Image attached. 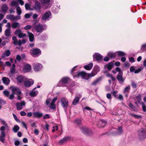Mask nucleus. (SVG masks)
<instances>
[{
    "instance_id": "58836bf2",
    "label": "nucleus",
    "mask_w": 146,
    "mask_h": 146,
    "mask_svg": "<svg viewBox=\"0 0 146 146\" xmlns=\"http://www.w3.org/2000/svg\"><path fill=\"white\" fill-rule=\"evenodd\" d=\"M17 13L18 15H20L22 13V11L20 7L19 6L16 7Z\"/></svg>"
},
{
    "instance_id": "4be33fe9",
    "label": "nucleus",
    "mask_w": 146,
    "mask_h": 146,
    "mask_svg": "<svg viewBox=\"0 0 146 146\" xmlns=\"http://www.w3.org/2000/svg\"><path fill=\"white\" fill-rule=\"evenodd\" d=\"M6 135L5 132H1V135L0 136V141L2 142H4L5 141V137Z\"/></svg>"
},
{
    "instance_id": "423d86ee",
    "label": "nucleus",
    "mask_w": 146,
    "mask_h": 146,
    "mask_svg": "<svg viewBox=\"0 0 146 146\" xmlns=\"http://www.w3.org/2000/svg\"><path fill=\"white\" fill-rule=\"evenodd\" d=\"M51 18V14L50 11L46 12L42 15L41 19L43 21H48Z\"/></svg>"
},
{
    "instance_id": "f3484780",
    "label": "nucleus",
    "mask_w": 146,
    "mask_h": 146,
    "mask_svg": "<svg viewBox=\"0 0 146 146\" xmlns=\"http://www.w3.org/2000/svg\"><path fill=\"white\" fill-rule=\"evenodd\" d=\"M34 83L33 81L31 80H26L24 82V85L25 87H29L32 85Z\"/></svg>"
},
{
    "instance_id": "0eeeda50",
    "label": "nucleus",
    "mask_w": 146,
    "mask_h": 146,
    "mask_svg": "<svg viewBox=\"0 0 146 146\" xmlns=\"http://www.w3.org/2000/svg\"><path fill=\"white\" fill-rule=\"evenodd\" d=\"M70 82V80L67 77H64L63 78L59 81L58 83V85L59 86H61L60 84H68Z\"/></svg>"
},
{
    "instance_id": "603ef678",
    "label": "nucleus",
    "mask_w": 146,
    "mask_h": 146,
    "mask_svg": "<svg viewBox=\"0 0 146 146\" xmlns=\"http://www.w3.org/2000/svg\"><path fill=\"white\" fill-rule=\"evenodd\" d=\"M136 100L139 102H140L141 100V96L139 95L136 97Z\"/></svg>"
},
{
    "instance_id": "bb28decb",
    "label": "nucleus",
    "mask_w": 146,
    "mask_h": 146,
    "mask_svg": "<svg viewBox=\"0 0 146 146\" xmlns=\"http://www.w3.org/2000/svg\"><path fill=\"white\" fill-rule=\"evenodd\" d=\"M36 88V87L34 89L30 92V94L31 96H35L38 94V91L34 90Z\"/></svg>"
},
{
    "instance_id": "338daca9",
    "label": "nucleus",
    "mask_w": 146,
    "mask_h": 146,
    "mask_svg": "<svg viewBox=\"0 0 146 146\" xmlns=\"http://www.w3.org/2000/svg\"><path fill=\"white\" fill-rule=\"evenodd\" d=\"M49 118L50 115L49 114H46L43 116V118L44 119Z\"/></svg>"
},
{
    "instance_id": "69168bd1",
    "label": "nucleus",
    "mask_w": 146,
    "mask_h": 146,
    "mask_svg": "<svg viewBox=\"0 0 146 146\" xmlns=\"http://www.w3.org/2000/svg\"><path fill=\"white\" fill-rule=\"evenodd\" d=\"M129 107L131 108L133 110H135V107L131 103H130L129 104Z\"/></svg>"
},
{
    "instance_id": "20e7f679",
    "label": "nucleus",
    "mask_w": 146,
    "mask_h": 146,
    "mask_svg": "<svg viewBox=\"0 0 146 146\" xmlns=\"http://www.w3.org/2000/svg\"><path fill=\"white\" fill-rule=\"evenodd\" d=\"M46 28V26L44 25L40 24L36 25L34 27V29L37 33H41Z\"/></svg>"
},
{
    "instance_id": "1a4fd4ad",
    "label": "nucleus",
    "mask_w": 146,
    "mask_h": 146,
    "mask_svg": "<svg viewBox=\"0 0 146 146\" xmlns=\"http://www.w3.org/2000/svg\"><path fill=\"white\" fill-rule=\"evenodd\" d=\"M10 89L12 91V93L14 94H16V95L19 93L20 94L21 92L19 88L15 86H11L10 87Z\"/></svg>"
},
{
    "instance_id": "2eb2a0df",
    "label": "nucleus",
    "mask_w": 146,
    "mask_h": 146,
    "mask_svg": "<svg viewBox=\"0 0 146 146\" xmlns=\"http://www.w3.org/2000/svg\"><path fill=\"white\" fill-rule=\"evenodd\" d=\"M93 58L94 59H95L96 60L98 61L101 60L103 58L102 56L98 53H95L93 54Z\"/></svg>"
},
{
    "instance_id": "8fccbe9b",
    "label": "nucleus",
    "mask_w": 146,
    "mask_h": 146,
    "mask_svg": "<svg viewBox=\"0 0 146 146\" xmlns=\"http://www.w3.org/2000/svg\"><path fill=\"white\" fill-rule=\"evenodd\" d=\"M3 93L5 96L6 97H8L9 96V92L8 91L5 90L3 91Z\"/></svg>"
},
{
    "instance_id": "f257e3e1",
    "label": "nucleus",
    "mask_w": 146,
    "mask_h": 146,
    "mask_svg": "<svg viewBox=\"0 0 146 146\" xmlns=\"http://www.w3.org/2000/svg\"><path fill=\"white\" fill-rule=\"evenodd\" d=\"M77 67V66H76L74 67L71 70V73L72 74L74 77H78L80 76L83 79V77L85 74L86 72H74L76 70V68Z\"/></svg>"
},
{
    "instance_id": "b1692460",
    "label": "nucleus",
    "mask_w": 146,
    "mask_h": 146,
    "mask_svg": "<svg viewBox=\"0 0 146 146\" xmlns=\"http://www.w3.org/2000/svg\"><path fill=\"white\" fill-rule=\"evenodd\" d=\"M93 66V63L91 62L88 65L84 66V68L87 70H90L92 68Z\"/></svg>"
},
{
    "instance_id": "0e129e2a",
    "label": "nucleus",
    "mask_w": 146,
    "mask_h": 146,
    "mask_svg": "<svg viewBox=\"0 0 146 146\" xmlns=\"http://www.w3.org/2000/svg\"><path fill=\"white\" fill-rule=\"evenodd\" d=\"M13 117L15 120L17 122H19V120L17 118L16 115L14 113H13Z\"/></svg>"
},
{
    "instance_id": "79ce46f5",
    "label": "nucleus",
    "mask_w": 146,
    "mask_h": 146,
    "mask_svg": "<svg viewBox=\"0 0 146 146\" xmlns=\"http://www.w3.org/2000/svg\"><path fill=\"white\" fill-rule=\"evenodd\" d=\"M102 79V77H100L99 78L97 79L93 83V84L95 85L96 84H98L99 82H100L101 80Z\"/></svg>"
},
{
    "instance_id": "412c9836",
    "label": "nucleus",
    "mask_w": 146,
    "mask_h": 146,
    "mask_svg": "<svg viewBox=\"0 0 146 146\" xmlns=\"http://www.w3.org/2000/svg\"><path fill=\"white\" fill-rule=\"evenodd\" d=\"M33 115L34 117L40 118L42 116L43 114L40 112H35L33 113Z\"/></svg>"
},
{
    "instance_id": "39448f33",
    "label": "nucleus",
    "mask_w": 146,
    "mask_h": 146,
    "mask_svg": "<svg viewBox=\"0 0 146 146\" xmlns=\"http://www.w3.org/2000/svg\"><path fill=\"white\" fill-rule=\"evenodd\" d=\"M30 53L33 57H37L40 55L41 51L39 49L34 48L30 51Z\"/></svg>"
},
{
    "instance_id": "49530a36",
    "label": "nucleus",
    "mask_w": 146,
    "mask_h": 146,
    "mask_svg": "<svg viewBox=\"0 0 146 146\" xmlns=\"http://www.w3.org/2000/svg\"><path fill=\"white\" fill-rule=\"evenodd\" d=\"M130 90V86H128L125 88L123 91V92L125 93L126 92H129Z\"/></svg>"
},
{
    "instance_id": "7c9ffc66",
    "label": "nucleus",
    "mask_w": 146,
    "mask_h": 146,
    "mask_svg": "<svg viewBox=\"0 0 146 146\" xmlns=\"http://www.w3.org/2000/svg\"><path fill=\"white\" fill-rule=\"evenodd\" d=\"M80 99V98L79 97H75L72 102V104L74 105H76L79 102Z\"/></svg>"
},
{
    "instance_id": "3c124183",
    "label": "nucleus",
    "mask_w": 146,
    "mask_h": 146,
    "mask_svg": "<svg viewBox=\"0 0 146 146\" xmlns=\"http://www.w3.org/2000/svg\"><path fill=\"white\" fill-rule=\"evenodd\" d=\"M141 104L142 105V108L144 112L146 111V106L143 103H141Z\"/></svg>"
},
{
    "instance_id": "774afa93",
    "label": "nucleus",
    "mask_w": 146,
    "mask_h": 146,
    "mask_svg": "<svg viewBox=\"0 0 146 146\" xmlns=\"http://www.w3.org/2000/svg\"><path fill=\"white\" fill-rule=\"evenodd\" d=\"M117 98L120 100H123V96L121 95L120 94L119 95Z\"/></svg>"
},
{
    "instance_id": "c85d7f7f",
    "label": "nucleus",
    "mask_w": 146,
    "mask_h": 146,
    "mask_svg": "<svg viewBox=\"0 0 146 146\" xmlns=\"http://www.w3.org/2000/svg\"><path fill=\"white\" fill-rule=\"evenodd\" d=\"M20 24L18 22H13L11 24V26L13 29H16L19 27Z\"/></svg>"
},
{
    "instance_id": "f704fd0d",
    "label": "nucleus",
    "mask_w": 146,
    "mask_h": 146,
    "mask_svg": "<svg viewBox=\"0 0 146 146\" xmlns=\"http://www.w3.org/2000/svg\"><path fill=\"white\" fill-rule=\"evenodd\" d=\"M91 76L92 75L91 74V73L88 74L86 73L83 77V79L88 80L89 79L90 77H92V76Z\"/></svg>"
},
{
    "instance_id": "052dcab7",
    "label": "nucleus",
    "mask_w": 146,
    "mask_h": 146,
    "mask_svg": "<svg viewBox=\"0 0 146 146\" xmlns=\"http://www.w3.org/2000/svg\"><path fill=\"white\" fill-rule=\"evenodd\" d=\"M32 27L31 25H27L24 28V29L26 30H28L30 29Z\"/></svg>"
},
{
    "instance_id": "c9c22d12",
    "label": "nucleus",
    "mask_w": 146,
    "mask_h": 146,
    "mask_svg": "<svg viewBox=\"0 0 146 146\" xmlns=\"http://www.w3.org/2000/svg\"><path fill=\"white\" fill-rule=\"evenodd\" d=\"M70 138V137H65L63 139L60 141L59 143L61 144H62L65 142L69 140Z\"/></svg>"
},
{
    "instance_id": "864d4df0",
    "label": "nucleus",
    "mask_w": 146,
    "mask_h": 146,
    "mask_svg": "<svg viewBox=\"0 0 146 146\" xmlns=\"http://www.w3.org/2000/svg\"><path fill=\"white\" fill-rule=\"evenodd\" d=\"M141 49L142 50H146V44L142 45Z\"/></svg>"
},
{
    "instance_id": "393cba45",
    "label": "nucleus",
    "mask_w": 146,
    "mask_h": 146,
    "mask_svg": "<svg viewBox=\"0 0 146 146\" xmlns=\"http://www.w3.org/2000/svg\"><path fill=\"white\" fill-rule=\"evenodd\" d=\"M123 132L122 129V128L121 127H118L116 131H115V134L116 135H120Z\"/></svg>"
},
{
    "instance_id": "37998d69",
    "label": "nucleus",
    "mask_w": 146,
    "mask_h": 146,
    "mask_svg": "<svg viewBox=\"0 0 146 146\" xmlns=\"http://www.w3.org/2000/svg\"><path fill=\"white\" fill-rule=\"evenodd\" d=\"M116 55L121 56H124L125 55V54L124 52L121 51H117L116 52Z\"/></svg>"
},
{
    "instance_id": "5fc2aeb1",
    "label": "nucleus",
    "mask_w": 146,
    "mask_h": 146,
    "mask_svg": "<svg viewBox=\"0 0 146 146\" xmlns=\"http://www.w3.org/2000/svg\"><path fill=\"white\" fill-rule=\"evenodd\" d=\"M25 9L27 10L30 9V5L28 3H26L25 5Z\"/></svg>"
},
{
    "instance_id": "473e14b6",
    "label": "nucleus",
    "mask_w": 146,
    "mask_h": 146,
    "mask_svg": "<svg viewBox=\"0 0 146 146\" xmlns=\"http://www.w3.org/2000/svg\"><path fill=\"white\" fill-rule=\"evenodd\" d=\"M10 51L9 50H7L5 51V53L3 54L2 55V57L5 58L6 56H8L10 55Z\"/></svg>"
},
{
    "instance_id": "5701e85b",
    "label": "nucleus",
    "mask_w": 146,
    "mask_h": 146,
    "mask_svg": "<svg viewBox=\"0 0 146 146\" xmlns=\"http://www.w3.org/2000/svg\"><path fill=\"white\" fill-rule=\"evenodd\" d=\"M113 65V64L112 63L110 62L105 65L104 66V68L105 69H107L108 70H110L111 69Z\"/></svg>"
},
{
    "instance_id": "6e6d98bb",
    "label": "nucleus",
    "mask_w": 146,
    "mask_h": 146,
    "mask_svg": "<svg viewBox=\"0 0 146 146\" xmlns=\"http://www.w3.org/2000/svg\"><path fill=\"white\" fill-rule=\"evenodd\" d=\"M6 103L5 101L3 100L2 99L0 98V104H5Z\"/></svg>"
},
{
    "instance_id": "f03ea898",
    "label": "nucleus",
    "mask_w": 146,
    "mask_h": 146,
    "mask_svg": "<svg viewBox=\"0 0 146 146\" xmlns=\"http://www.w3.org/2000/svg\"><path fill=\"white\" fill-rule=\"evenodd\" d=\"M115 70L119 72L116 78L120 84H122L125 80V79L123 77V72L118 67H117L115 68Z\"/></svg>"
},
{
    "instance_id": "a878e982",
    "label": "nucleus",
    "mask_w": 146,
    "mask_h": 146,
    "mask_svg": "<svg viewBox=\"0 0 146 146\" xmlns=\"http://www.w3.org/2000/svg\"><path fill=\"white\" fill-rule=\"evenodd\" d=\"M17 80L20 83L23 82L24 81V77L22 76H18L17 78Z\"/></svg>"
},
{
    "instance_id": "4c0bfd02",
    "label": "nucleus",
    "mask_w": 146,
    "mask_h": 146,
    "mask_svg": "<svg viewBox=\"0 0 146 146\" xmlns=\"http://www.w3.org/2000/svg\"><path fill=\"white\" fill-rule=\"evenodd\" d=\"M14 15H12L9 14L6 16V18L10 20H14Z\"/></svg>"
},
{
    "instance_id": "a19ab883",
    "label": "nucleus",
    "mask_w": 146,
    "mask_h": 146,
    "mask_svg": "<svg viewBox=\"0 0 146 146\" xmlns=\"http://www.w3.org/2000/svg\"><path fill=\"white\" fill-rule=\"evenodd\" d=\"M10 30V28H8L5 30V34L7 36H9L11 35Z\"/></svg>"
},
{
    "instance_id": "de8ad7c7",
    "label": "nucleus",
    "mask_w": 146,
    "mask_h": 146,
    "mask_svg": "<svg viewBox=\"0 0 146 146\" xmlns=\"http://www.w3.org/2000/svg\"><path fill=\"white\" fill-rule=\"evenodd\" d=\"M12 40L14 41V44L15 45L17 44V38L15 36H13L12 37Z\"/></svg>"
},
{
    "instance_id": "72a5a7b5",
    "label": "nucleus",
    "mask_w": 146,
    "mask_h": 146,
    "mask_svg": "<svg viewBox=\"0 0 146 146\" xmlns=\"http://www.w3.org/2000/svg\"><path fill=\"white\" fill-rule=\"evenodd\" d=\"M116 55V52L113 53L112 52H110L108 53V56L110 58H113Z\"/></svg>"
},
{
    "instance_id": "cd10ccee",
    "label": "nucleus",
    "mask_w": 146,
    "mask_h": 146,
    "mask_svg": "<svg viewBox=\"0 0 146 146\" xmlns=\"http://www.w3.org/2000/svg\"><path fill=\"white\" fill-rule=\"evenodd\" d=\"M28 34L30 41L32 42L34 40V35L32 33L29 32L28 33Z\"/></svg>"
},
{
    "instance_id": "c03bdc74",
    "label": "nucleus",
    "mask_w": 146,
    "mask_h": 146,
    "mask_svg": "<svg viewBox=\"0 0 146 146\" xmlns=\"http://www.w3.org/2000/svg\"><path fill=\"white\" fill-rule=\"evenodd\" d=\"M106 75L107 77L110 78L112 80H114L115 79V78L110 74L107 73Z\"/></svg>"
},
{
    "instance_id": "9b49d317",
    "label": "nucleus",
    "mask_w": 146,
    "mask_h": 146,
    "mask_svg": "<svg viewBox=\"0 0 146 146\" xmlns=\"http://www.w3.org/2000/svg\"><path fill=\"white\" fill-rule=\"evenodd\" d=\"M100 70V69L98 65H96L94 67L93 70L91 73L92 77L96 75Z\"/></svg>"
},
{
    "instance_id": "4d7b16f0",
    "label": "nucleus",
    "mask_w": 146,
    "mask_h": 146,
    "mask_svg": "<svg viewBox=\"0 0 146 146\" xmlns=\"http://www.w3.org/2000/svg\"><path fill=\"white\" fill-rule=\"evenodd\" d=\"M1 123L5 126L6 127H8V124L6 123L5 121L4 120H1Z\"/></svg>"
},
{
    "instance_id": "f8f14e48",
    "label": "nucleus",
    "mask_w": 146,
    "mask_h": 146,
    "mask_svg": "<svg viewBox=\"0 0 146 146\" xmlns=\"http://www.w3.org/2000/svg\"><path fill=\"white\" fill-rule=\"evenodd\" d=\"M25 104L26 103L24 101H22L21 103L17 102L16 104L17 109L18 110H21L23 107L25 106Z\"/></svg>"
},
{
    "instance_id": "4468645a",
    "label": "nucleus",
    "mask_w": 146,
    "mask_h": 146,
    "mask_svg": "<svg viewBox=\"0 0 146 146\" xmlns=\"http://www.w3.org/2000/svg\"><path fill=\"white\" fill-rule=\"evenodd\" d=\"M31 66L30 65L26 64L25 65L23 68V71L24 72H29L31 71Z\"/></svg>"
},
{
    "instance_id": "c756f323",
    "label": "nucleus",
    "mask_w": 146,
    "mask_h": 146,
    "mask_svg": "<svg viewBox=\"0 0 146 146\" xmlns=\"http://www.w3.org/2000/svg\"><path fill=\"white\" fill-rule=\"evenodd\" d=\"M34 8L35 9H36L38 11L39 10L40 8V5L39 2L38 1H36L34 5Z\"/></svg>"
},
{
    "instance_id": "aec40b11",
    "label": "nucleus",
    "mask_w": 146,
    "mask_h": 146,
    "mask_svg": "<svg viewBox=\"0 0 146 146\" xmlns=\"http://www.w3.org/2000/svg\"><path fill=\"white\" fill-rule=\"evenodd\" d=\"M57 98H54L52 100L50 106V108L52 109H54L56 108V106L54 103L57 100Z\"/></svg>"
},
{
    "instance_id": "7ed1b4c3",
    "label": "nucleus",
    "mask_w": 146,
    "mask_h": 146,
    "mask_svg": "<svg viewBox=\"0 0 146 146\" xmlns=\"http://www.w3.org/2000/svg\"><path fill=\"white\" fill-rule=\"evenodd\" d=\"M138 136L140 140H144L146 138V130L143 128L140 129L138 131Z\"/></svg>"
},
{
    "instance_id": "6e6552de",
    "label": "nucleus",
    "mask_w": 146,
    "mask_h": 146,
    "mask_svg": "<svg viewBox=\"0 0 146 146\" xmlns=\"http://www.w3.org/2000/svg\"><path fill=\"white\" fill-rule=\"evenodd\" d=\"M14 34L17 35L20 38H23L26 36V35L22 33L21 30L19 29L16 30L14 32Z\"/></svg>"
},
{
    "instance_id": "e2e57ef3",
    "label": "nucleus",
    "mask_w": 146,
    "mask_h": 146,
    "mask_svg": "<svg viewBox=\"0 0 146 146\" xmlns=\"http://www.w3.org/2000/svg\"><path fill=\"white\" fill-rule=\"evenodd\" d=\"M17 1L21 5H23L24 4V2L22 0H17Z\"/></svg>"
},
{
    "instance_id": "09e8293b",
    "label": "nucleus",
    "mask_w": 146,
    "mask_h": 146,
    "mask_svg": "<svg viewBox=\"0 0 146 146\" xmlns=\"http://www.w3.org/2000/svg\"><path fill=\"white\" fill-rule=\"evenodd\" d=\"M9 127H6L5 126H2L0 128V130L1 131V132H5L4 131L5 129H8Z\"/></svg>"
},
{
    "instance_id": "dca6fc26",
    "label": "nucleus",
    "mask_w": 146,
    "mask_h": 146,
    "mask_svg": "<svg viewBox=\"0 0 146 146\" xmlns=\"http://www.w3.org/2000/svg\"><path fill=\"white\" fill-rule=\"evenodd\" d=\"M81 131L87 135H90L91 133V130L86 127H82L81 129Z\"/></svg>"
},
{
    "instance_id": "ddd939ff",
    "label": "nucleus",
    "mask_w": 146,
    "mask_h": 146,
    "mask_svg": "<svg viewBox=\"0 0 146 146\" xmlns=\"http://www.w3.org/2000/svg\"><path fill=\"white\" fill-rule=\"evenodd\" d=\"M62 106L63 108L67 107L68 105V102L65 98H62L61 100Z\"/></svg>"
},
{
    "instance_id": "680f3d73",
    "label": "nucleus",
    "mask_w": 146,
    "mask_h": 146,
    "mask_svg": "<svg viewBox=\"0 0 146 146\" xmlns=\"http://www.w3.org/2000/svg\"><path fill=\"white\" fill-rule=\"evenodd\" d=\"M21 18V17L20 15H18L17 16H14V20H19Z\"/></svg>"
},
{
    "instance_id": "6ab92c4d",
    "label": "nucleus",
    "mask_w": 146,
    "mask_h": 146,
    "mask_svg": "<svg viewBox=\"0 0 146 146\" xmlns=\"http://www.w3.org/2000/svg\"><path fill=\"white\" fill-rule=\"evenodd\" d=\"M15 64H13L12 65V66L11 67L10 69V73H8V75L9 77H11L12 76V74H14L15 73Z\"/></svg>"
},
{
    "instance_id": "a18cd8bd",
    "label": "nucleus",
    "mask_w": 146,
    "mask_h": 146,
    "mask_svg": "<svg viewBox=\"0 0 146 146\" xmlns=\"http://www.w3.org/2000/svg\"><path fill=\"white\" fill-rule=\"evenodd\" d=\"M129 115H131V116L133 117L136 118H141V115H138L133 114L131 113H130L129 114Z\"/></svg>"
},
{
    "instance_id": "ea45409f",
    "label": "nucleus",
    "mask_w": 146,
    "mask_h": 146,
    "mask_svg": "<svg viewBox=\"0 0 146 146\" xmlns=\"http://www.w3.org/2000/svg\"><path fill=\"white\" fill-rule=\"evenodd\" d=\"M19 129V127L17 125H15L13 128V131L15 133L17 132Z\"/></svg>"
},
{
    "instance_id": "bf43d9fd",
    "label": "nucleus",
    "mask_w": 146,
    "mask_h": 146,
    "mask_svg": "<svg viewBox=\"0 0 146 146\" xmlns=\"http://www.w3.org/2000/svg\"><path fill=\"white\" fill-rule=\"evenodd\" d=\"M22 92H21V93L17 94V98L19 100H21L22 98V97L21 96Z\"/></svg>"
},
{
    "instance_id": "13d9d810",
    "label": "nucleus",
    "mask_w": 146,
    "mask_h": 146,
    "mask_svg": "<svg viewBox=\"0 0 146 146\" xmlns=\"http://www.w3.org/2000/svg\"><path fill=\"white\" fill-rule=\"evenodd\" d=\"M17 1H13L11 2V6H15L17 5Z\"/></svg>"
},
{
    "instance_id": "2f4dec72",
    "label": "nucleus",
    "mask_w": 146,
    "mask_h": 146,
    "mask_svg": "<svg viewBox=\"0 0 146 146\" xmlns=\"http://www.w3.org/2000/svg\"><path fill=\"white\" fill-rule=\"evenodd\" d=\"M2 11L4 12H6L8 9L7 5L4 4L1 7Z\"/></svg>"
},
{
    "instance_id": "a211bd4d",
    "label": "nucleus",
    "mask_w": 146,
    "mask_h": 146,
    "mask_svg": "<svg viewBox=\"0 0 146 146\" xmlns=\"http://www.w3.org/2000/svg\"><path fill=\"white\" fill-rule=\"evenodd\" d=\"M2 80L3 83L7 85L9 84L10 80L8 78L4 77H3L2 78Z\"/></svg>"
},
{
    "instance_id": "9d476101",
    "label": "nucleus",
    "mask_w": 146,
    "mask_h": 146,
    "mask_svg": "<svg viewBox=\"0 0 146 146\" xmlns=\"http://www.w3.org/2000/svg\"><path fill=\"white\" fill-rule=\"evenodd\" d=\"M42 68V65L40 63H36L33 64V68L35 71H39Z\"/></svg>"
},
{
    "instance_id": "e433bc0d",
    "label": "nucleus",
    "mask_w": 146,
    "mask_h": 146,
    "mask_svg": "<svg viewBox=\"0 0 146 146\" xmlns=\"http://www.w3.org/2000/svg\"><path fill=\"white\" fill-rule=\"evenodd\" d=\"M106 122L105 121H104L103 120H101L99 122V127H104L106 124Z\"/></svg>"
}]
</instances>
